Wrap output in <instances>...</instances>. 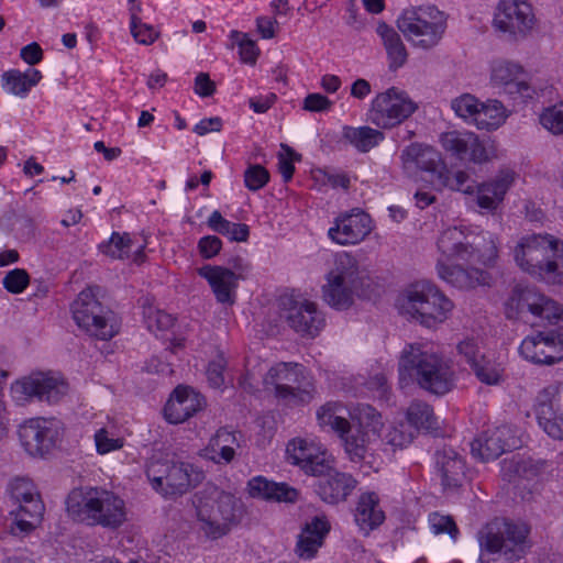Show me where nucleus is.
I'll return each instance as SVG.
<instances>
[{
	"label": "nucleus",
	"mask_w": 563,
	"mask_h": 563,
	"mask_svg": "<svg viewBox=\"0 0 563 563\" xmlns=\"http://www.w3.org/2000/svg\"><path fill=\"white\" fill-rule=\"evenodd\" d=\"M243 516L242 501L229 493H221L217 499L200 501L197 506L200 530L213 540L229 533L241 522Z\"/></svg>",
	"instance_id": "nucleus-8"
},
{
	"label": "nucleus",
	"mask_w": 563,
	"mask_h": 563,
	"mask_svg": "<svg viewBox=\"0 0 563 563\" xmlns=\"http://www.w3.org/2000/svg\"><path fill=\"white\" fill-rule=\"evenodd\" d=\"M533 15L530 5L517 0H501L494 18L497 29L514 35H525L532 27Z\"/></svg>",
	"instance_id": "nucleus-22"
},
{
	"label": "nucleus",
	"mask_w": 563,
	"mask_h": 563,
	"mask_svg": "<svg viewBox=\"0 0 563 563\" xmlns=\"http://www.w3.org/2000/svg\"><path fill=\"white\" fill-rule=\"evenodd\" d=\"M329 276L339 277L356 288L369 286V278L364 271L360 269L357 260L349 253H341L336 256L335 268Z\"/></svg>",
	"instance_id": "nucleus-39"
},
{
	"label": "nucleus",
	"mask_w": 563,
	"mask_h": 563,
	"mask_svg": "<svg viewBox=\"0 0 563 563\" xmlns=\"http://www.w3.org/2000/svg\"><path fill=\"white\" fill-rule=\"evenodd\" d=\"M476 377L486 385H497L501 380L503 368L499 364L481 355L479 361L472 366Z\"/></svg>",
	"instance_id": "nucleus-46"
},
{
	"label": "nucleus",
	"mask_w": 563,
	"mask_h": 563,
	"mask_svg": "<svg viewBox=\"0 0 563 563\" xmlns=\"http://www.w3.org/2000/svg\"><path fill=\"white\" fill-rule=\"evenodd\" d=\"M73 520L115 529L125 521L123 499L97 487L73 488Z\"/></svg>",
	"instance_id": "nucleus-3"
},
{
	"label": "nucleus",
	"mask_w": 563,
	"mask_h": 563,
	"mask_svg": "<svg viewBox=\"0 0 563 563\" xmlns=\"http://www.w3.org/2000/svg\"><path fill=\"white\" fill-rule=\"evenodd\" d=\"M505 119L506 114L503 103L497 100H489L486 103L482 102L474 124L479 130L492 131L498 129Z\"/></svg>",
	"instance_id": "nucleus-44"
},
{
	"label": "nucleus",
	"mask_w": 563,
	"mask_h": 563,
	"mask_svg": "<svg viewBox=\"0 0 563 563\" xmlns=\"http://www.w3.org/2000/svg\"><path fill=\"white\" fill-rule=\"evenodd\" d=\"M540 123L553 134H563V102L545 109L540 115Z\"/></svg>",
	"instance_id": "nucleus-51"
},
{
	"label": "nucleus",
	"mask_w": 563,
	"mask_h": 563,
	"mask_svg": "<svg viewBox=\"0 0 563 563\" xmlns=\"http://www.w3.org/2000/svg\"><path fill=\"white\" fill-rule=\"evenodd\" d=\"M101 288L97 285L82 289L73 302V320L89 335L99 340H110L121 328V320L110 308L99 300Z\"/></svg>",
	"instance_id": "nucleus-5"
},
{
	"label": "nucleus",
	"mask_w": 563,
	"mask_h": 563,
	"mask_svg": "<svg viewBox=\"0 0 563 563\" xmlns=\"http://www.w3.org/2000/svg\"><path fill=\"white\" fill-rule=\"evenodd\" d=\"M397 26L415 47L428 51L441 42L446 30V15L434 5L418 7L405 10Z\"/></svg>",
	"instance_id": "nucleus-6"
},
{
	"label": "nucleus",
	"mask_w": 563,
	"mask_h": 563,
	"mask_svg": "<svg viewBox=\"0 0 563 563\" xmlns=\"http://www.w3.org/2000/svg\"><path fill=\"white\" fill-rule=\"evenodd\" d=\"M338 435L342 441L344 452L353 463L366 462L368 457L373 456L374 445L378 441L374 433H367L363 429L354 428L351 422Z\"/></svg>",
	"instance_id": "nucleus-28"
},
{
	"label": "nucleus",
	"mask_w": 563,
	"mask_h": 563,
	"mask_svg": "<svg viewBox=\"0 0 563 563\" xmlns=\"http://www.w3.org/2000/svg\"><path fill=\"white\" fill-rule=\"evenodd\" d=\"M442 148L460 161L482 164L489 161L488 153L478 135L468 131H448L439 136Z\"/></svg>",
	"instance_id": "nucleus-18"
},
{
	"label": "nucleus",
	"mask_w": 563,
	"mask_h": 563,
	"mask_svg": "<svg viewBox=\"0 0 563 563\" xmlns=\"http://www.w3.org/2000/svg\"><path fill=\"white\" fill-rule=\"evenodd\" d=\"M332 101L321 93H310L303 100V109L311 112H322L331 108Z\"/></svg>",
	"instance_id": "nucleus-61"
},
{
	"label": "nucleus",
	"mask_w": 563,
	"mask_h": 563,
	"mask_svg": "<svg viewBox=\"0 0 563 563\" xmlns=\"http://www.w3.org/2000/svg\"><path fill=\"white\" fill-rule=\"evenodd\" d=\"M437 245L441 255L446 260L468 261L474 253V247L466 242L464 232L457 228L442 231Z\"/></svg>",
	"instance_id": "nucleus-35"
},
{
	"label": "nucleus",
	"mask_w": 563,
	"mask_h": 563,
	"mask_svg": "<svg viewBox=\"0 0 563 563\" xmlns=\"http://www.w3.org/2000/svg\"><path fill=\"white\" fill-rule=\"evenodd\" d=\"M216 91V84L207 73H199L195 79V92L200 97H210Z\"/></svg>",
	"instance_id": "nucleus-63"
},
{
	"label": "nucleus",
	"mask_w": 563,
	"mask_h": 563,
	"mask_svg": "<svg viewBox=\"0 0 563 563\" xmlns=\"http://www.w3.org/2000/svg\"><path fill=\"white\" fill-rule=\"evenodd\" d=\"M225 367V360L219 356L209 363L207 368V378L213 388H219L224 384L223 371Z\"/></svg>",
	"instance_id": "nucleus-58"
},
{
	"label": "nucleus",
	"mask_w": 563,
	"mask_h": 563,
	"mask_svg": "<svg viewBox=\"0 0 563 563\" xmlns=\"http://www.w3.org/2000/svg\"><path fill=\"white\" fill-rule=\"evenodd\" d=\"M520 355L537 365H554L563 360V333L551 330L527 336L519 346Z\"/></svg>",
	"instance_id": "nucleus-16"
},
{
	"label": "nucleus",
	"mask_w": 563,
	"mask_h": 563,
	"mask_svg": "<svg viewBox=\"0 0 563 563\" xmlns=\"http://www.w3.org/2000/svg\"><path fill=\"white\" fill-rule=\"evenodd\" d=\"M536 415L551 438L563 440V384L550 385L539 393Z\"/></svg>",
	"instance_id": "nucleus-17"
},
{
	"label": "nucleus",
	"mask_w": 563,
	"mask_h": 563,
	"mask_svg": "<svg viewBox=\"0 0 563 563\" xmlns=\"http://www.w3.org/2000/svg\"><path fill=\"white\" fill-rule=\"evenodd\" d=\"M284 317L296 332L314 336L323 325V318L317 306L308 300L283 297Z\"/></svg>",
	"instance_id": "nucleus-20"
},
{
	"label": "nucleus",
	"mask_w": 563,
	"mask_h": 563,
	"mask_svg": "<svg viewBox=\"0 0 563 563\" xmlns=\"http://www.w3.org/2000/svg\"><path fill=\"white\" fill-rule=\"evenodd\" d=\"M406 418V423L410 426L415 434L420 430L431 431L438 429V419L434 416L433 408L424 401H412L407 409Z\"/></svg>",
	"instance_id": "nucleus-40"
},
{
	"label": "nucleus",
	"mask_w": 563,
	"mask_h": 563,
	"mask_svg": "<svg viewBox=\"0 0 563 563\" xmlns=\"http://www.w3.org/2000/svg\"><path fill=\"white\" fill-rule=\"evenodd\" d=\"M400 161L406 172L418 168L429 173L433 186L439 190L449 188L467 195L474 192L475 181L471 180L468 174L459 170L451 175L441 153L428 144L411 143L402 150Z\"/></svg>",
	"instance_id": "nucleus-4"
},
{
	"label": "nucleus",
	"mask_w": 563,
	"mask_h": 563,
	"mask_svg": "<svg viewBox=\"0 0 563 563\" xmlns=\"http://www.w3.org/2000/svg\"><path fill=\"white\" fill-rule=\"evenodd\" d=\"M415 437V431L408 423L399 422L388 429L383 440L395 449H402L410 444Z\"/></svg>",
	"instance_id": "nucleus-48"
},
{
	"label": "nucleus",
	"mask_w": 563,
	"mask_h": 563,
	"mask_svg": "<svg viewBox=\"0 0 563 563\" xmlns=\"http://www.w3.org/2000/svg\"><path fill=\"white\" fill-rule=\"evenodd\" d=\"M354 519L365 533L383 523L385 514L379 507V499L375 493H365L360 496Z\"/></svg>",
	"instance_id": "nucleus-37"
},
{
	"label": "nucleus",
	"mask_w": 563,
	"mask_h": 563,
	"mask_svg": "<svg viewBox=\"0 0 563 563\" xmlns=\"http://www.w3.org/2000/svg\"><path fill=\"white\" fill-rule=\"evenodd\" d=\"M208 227L224 236H228L230 233V229L233 228V222H230L229 220L224 219L220 211L216 210L211 213L207 221Z\"/></svg>",
	"instance_id": "nucleus-62"
},
{
	"label": "nucleus",
	"mask_w": 563,
	"mask_h": 563,
	"mask_svg": "<svg viewBox=\"0 0 563 563\" xmlns=\"http://www.w3.org/2000/svg\"><path fill=\"white\" fill-rule=\"evenodd\" d=\"M559 243L550 236L532 234L520 240L514 250L517 265L529 275L547 284H563V254Z\"/></svg>",
	"instance_id": "nucleus-2"
},
{
	"label": "nucleus",
	"mask_w": 563,
	"mask_h": 563,
	"mask_svg": "<svg viewBox=\"0 0 563 563\" xmlns=\"http://www.w3.org/2000/svg\"><path fill=\"white\" fill-rule=\"evenodd\" d=\"M268 180L269 172L260 164H251L244 172V184L252 191L260 190Z\"/></svg>",
	"instance_id": "nucleus-53"
},
{
	"label": "nucleus",
	"mask_w": 563,
	"mask_h": 563,
	"mask_svg": "<svg viewBox=\"0 0 563 563\" xmlns=\"http://www.w3.org/2000/svg\"><path fill=\"white\" fill-rule=\"evenodd\" d=\"M520 446L519 439L515 435L511 426L501 424L483 434L471 443V451L475 457L489 461L499 457L506 451Z\"/></svg>",
	"instance_id": "nucleus-19"
},
{
	"label": "nucleus",
	"mask_w": 563,
	"mask_h": 563,
	"mask_svg": "<svg viewBox=\"0 0 563 563\" xmlns=\"http://www.w3.org/2000/svg\"><path fill=\"white\" fill-rule=\"evenodd\" d=\"M249 494L253 498L268 501L295 504L299 498V490L287 483H276L263 476H256L247 483Z\"/></svg>",
	"instance_id": "nucleus-29"
},
{
	"label": "nucleus",
	"mask_w": 563,
	"mask_h": 563,
	"mask_svg": "<svg viewBox=\"0 0 563 563\" xmlns=\"http://www.w3.org/2000/svg\"><path fill=\"white\" fill-rule=\"evenodd\" d=\"M222 241L216 235H207L199 240L198 249L203 258H211L219 254Z\"/></svg>",
	"instance_id": "nucleus-60"
},
{
	"label": "nucleus",
	"mask_w": 563,
	"mask_h": 563,
	"mask_svg": "<svg viewBox=\"0 0 563 563\" xmlns=\"http://www.w3.org/2000/svg\"><path fill=\"white\" fill-rule=\"evenodd\" d=\"M376 33L380 36L385 47L389 70L396 71L401 68L408 60V51L398 32L387 23L379 22Z\"/></svg>",
	"instance_id": "nucleus-36"
},
{
	"label": "nucleus",
	"mask_w": 563,
	"mask_h": 563,
	"mask_svg": "<svg viewBox=\"0 0 563 563\" xmlns=\"http://www.w3.org/2000/svg\"><path fill=\"white\" fill-rule=\"evenodd\" d=\"M505 314L509 320L526 319L528 316L549 323L563 320L561 306L534 287L516 286L505 302Z\"/></svg>",
	"instance_id": "nucleus-9"
},
{
	"label": "nucleus",
	"mask_w": 563,
	"mask_h": 563,
	"mask_svg": "<svg viewBox=\"0 0 563 563\" xmlns=\"http://www.w3.org/2000/svg\"><path fill=\"white\" fill-rule=\"evenodd\" d=\"M282 150L286 153L278 154V170L285 183L291 180L295 173L294 162H300L301 155L296 153L289 145L282 143Z\"/></svg>",
	"instance_id": "nucleus-52"
},
{
	"label": "nucleus",
	"mask_w": 563,
	"mask_h": 563,
	"mask_svg": "<svg viewBox=\"0 0 563 563\" xmlns=\"http://www.w3.org/2000/svg\"><path fill=\"white\" fill-rule=\"evenodd\" d=\"M342 406L338 402H327L317 412L320 426L330 427L336 434L344 431L349 427L350 421L338 416V411Z\"/></svg>",
	"instance_id": "nucleus-45"
},
{
	"label": "nucleus",
	"mask_w": 563,
	"mask_h": 563,
	"mask_svg": "<svg viewBox=\"0 0 563 563\" xmlns=\"http://www.w3.org/2000/svg\"><path fill=\"white\" fill-rule=\"evenodd\" d=\"M402 308L427 328L446 320L453 302L432 283L420 280L405 291Z\"/></svg>",
	"instance_id": "nucleus-7"
},
{
	"label": "nucleus",
	"mask_w": 563,
	"mask_h": 563,
	"mask_svg": "<svg viewBox=\"0 0 563 563\" xmlns=\"http://www.w3.org/2000/svg\"><path fill=\"white\" fill-rule=\"evenodd\" d=\"M264 385L267 389L272 386L275 397L288 405L307 404L312 398V384L305 368L297 363L273 366L264 378Z\"/></svg>",
	"instance_id": "nucleus-12"
},
{
	"label": "nucleus",
	"mask_w": 563,
	"mask_h": 563,
	"mask_svg": "<svg viewBox=\"0 0 563 563\" xmlns=\"http://www.w3.org/2000/svg\"><path fill=\"white\" fill-rule=\"evenodd\" d=\"M523 74L521 65L508 60H499L494 63L492 67V81L497 86H511L517 87V91L523 97H530L529 86L525 80H520Z\"/></svg>",
	"instance_id": "nucleus-38"
},
{
	"label": "nucleus",
	"mask_w": 563,
	"mask_h": 563,
	"mask_svg": "<svg viewBox=\"0 0 563 563\" xmlns=\"http://www.w3.org/2000/svg\"><path fill=\"white\" fill-rule=\"evenodd\" d=\"M314 485L318 496L328 504L335 505L346 500L357 485V481L347 473L332 468L327 471Z\"/></svg>",
	"instance_id": "nucleus-25"
},
{
	"label": "nucleus",
	"mask_w": 563,
	"mask_h": 563,
	"mask_svg": "<svg viewBox=\"0 0 563 563\" xmlns=\"http://www.w3.org/2000/svg\"><path fill=\"white\" fill-rule=\"evenodd\" d=\"M438 274L441 279L459 289H472L477 286L490 285L489 273L475 268H464L460 265H446L442 258L438 261Z\"/></svg>",
	"instance_id": "nucleus-27"
},
{
	"label": "nucleus",
	"mask_w": 563,
	"mask_h": 563,
	"mask_svg": "<svg viewBox=\"0 0 563 563\" xmlns=\"http://www.w3.org/2000/svg\"><path fill=\"white\" fill-rule=\"evenodd\" d=\"M132 247V240L128 233L113 232L110 240L99 245L100 251L112 258H124Z\"/></svg>",
	"instance_id": "nucleus-47"
},
{
	"label": "nucleus",
	"mask_w": 563,
	"mask_h": 563,
	"mask_svg": "<svg viewBox=\"0 0 563 563\" xmlns=\"http://www.w3.org/2000/svg\"><path fill=\"white\" fill-rule=\"evenodd\" d=\"M344 139L354 145L360 152L366 153L380 141L384 140V133L369 126L344 128Z\"/></svg>",
	"instance_id": "nucleus-43"
},
{
	"label": "nucleus",
	"mask_w": 563,
	"mask_h": 563,
	"mask_svg": "<svg viewBox=\"0 0 563 563\" xmlns=\"http://www.w3.org/2000/svg\"><path fill=\"white\" fill-rule=\"evenodd\" d=\"M352 427L363 429L367 433H374V437H380L384 426L382 415L367 404H358L351 412Z\"/></svg>",
	"instance_id": "nucleus-41"
},
{
	"label": "nucleus",
	"mask_w": 563,
	"mask_h": 563,
	"mask_svg": "<svg viewBox=\"0 0 563 563\" xmlns=\"http://www.w3.org/2000/svg\"><path fill=\"white\" fill-rule=\"evenodd\" d=\"M146 325L150 331H165L174 325V317L162 310L150 308L144 312Z\"/></svg>",
	"instance_id": "nucleus-55"
},
{
	"label": "nucleus",
	"mask_w": 563,
	"mask_h": 563,
	"mask_svg": "<svg viewBox=\"0 0 563 563\" xmlns=\"http://www.w3.org/2000/svg\"><path fill=\"white\" fill-rule=\"evenodd\" d=\"M30 284V275L23 268L10 271L3 278V287L11 294L22 292Z\"/></svg>",
	"instance_id": "nucleus-54"
},
{
	"label": "nucleus",
	"mask_w": 563,
	"mask_h": 563,
	"mask_svg": "<svg viewBox=\"0 0 563 563\" xmlns=\"http://www.w3.org/2000/svg\"><path fill=\"white\" fill-rule=\"evenodd\" d=\"M434 457L443 487L445 489L461 487L465 479V464L459 453L452 448L444 446L435 452Z\"/></svg>",
	"instance_id": "nucleus-30"
},
{
	"label": "nucleus",
	"mask_w": 563,
	"mask_h": 563,
	"mask_svg": "<svg viewBox=\"0 0 563 563\" xmlns=\"http://www.w3.org/2000/svg\"><path fill=\"white\" fill-rule=\"evenodd\" d=\"M401 384L416 383L421 389L443 396L455 385L452 363L421 344H409L404 349L398 363Z\"/></svg>",
	"instance_id": "nucleus-1"
},
{
	"label": "nucleus",
	"mask_w": 563,
	"mask_h": 563,
	"mask_svg": "<svg viewBox=\"0 0 563 563\" xmlns=\"http://www.w3.org/2000/svg\"><path fill=\"white\" fill-rule=\"evenodd\" d=\"M330 531L328 520L320 517H313L307 522L298 536L296 552L300 558L311 559L316 555L319 548L323 544L325 536Z\"/></svg>",
	"instance_id": "nucleus-32"
},
{
	"label": "nucleus",
	"mask_w": 563,
	"mask_h": 563,
	"mask_svg": "<svg viewBox=\"0 0 563 563\" xmlns=\"http://www.w3.org/2000/svg\"><path fill=\"white\" fill-rule=\"evenodd\" d=\"M515 180V172L503 169L494 180L477 186V205L485 210H496Z\"/></svg>",
	"instance_id": "nucleus-31"
},
{
	"label": "nucleus",
	"mask_w": 563,
	"mask_h": 563,
	"mask_svg": "<svg viewBox=\"0 0 563 563\" xmlns=\"http://www.w3.org/2000/svg\"><path fill=\"white\" fill-rule=\"evenodd\" d=\"M146 476L153 488L164 495H183L202 479V473L192 464L169 460H153Z\"/></svg>",
	"instance_id": "nucleus-10"
},
{
	"label": "nucleus",
	"mask_w": 563,
	"mask_h": 563,
	"mask_svg": "<svg viewBox=\"0 0 563 563\" xmlns=\"http://www.w3.org/2000/svg\"><path fill=\"white\" fill-rule=\"evenodd\" d=\"M22 446L32 456L49 454L65 434L63 423L57 419L32 418L19 427Z\"/></svg>",
	"instance_id": "nucleus-13"
},
{
	"label": "nucleus",
	"mask_w": 563,
	"mask_h": 563,
	"mask_svg": "<svg viewBox=\"0 0 563 563\" xmlns=\"http://www.w3.org/2000/svg\"><path fill=\"white\" fill-rule=\"evenodd\" d=\"M131 34L137 43L143 45H151L158 37V32L152 25L142 21H140L135 29H131Z\"/></svg>",
	"instance_id": "nucleus-59"
},
{
	"label": "nucleus",
	"mask_w": 563,
	"mask_h": 563,
	"mask_svg": "<svg viewBox=\"0 0 563 563\" xmlns=\"http://www.w3.org/2000/svg\"><path fill=\"white\" fill-rule=\"evenodd\" d=\"M96 449L99 454H107L123 446V439L110 438L106 429H100L95 434Z\"/></svg>",
	"instance_id": "nucleus-56"
},
{
	"label": "nucleus",
	"mask_w": 563,
	"mask_h": 563,
	"mask_svg": "<svg viewBox=\"0 0 563 563\" xmlns=\"http://www.w3.org/2000/svg\"><path fill=\"white\" fill-rule=\"evenodd\" d=\"M372 231V219L366 212L353 209L335 219V225L329 229V238L341 245L356 244Z\"/></svg>",
	"instance_id": "nucleus-21"
},
{
	"label": "nucleus",
	"mask_w": 563,
	"mask_h": 563,
	"mask_svg": "<svg viewBox=\"0 0 563 563\" xmlns=\"http://www.w3.org/2000/svg\"><path fill=\"white\" fill-rule=\"evenodd\" d=\"M11 498L18 504L16 509L10 511L13 521L10 532L13 536L24 537L33 531L41 522L45 507L32 481L15 478L9 484Z\"/></svg>",
	"instance_id": "nucleus-11"
},
{
	"label": "nucleus",
	"mask_w": 563,
	"mask_h": 563,
	"mask_svg": "<svg viewBox=\"0 0 563 563\" xmlns=\"http://www.w3.org/2000/svg\"><path fill=\"white\" fill-rule=\"evenodd\" d=\"M11 390L18 400L36 398L55 404L67 395L68 384L58 373L33 372L16 380Z\"/></svg>",
	"instance_id": "nucleus-15"
},
{
	"label": "nucleus",
	"mask_w": 563,
	"mask_h": 563,
	"mask_svg": "<svg viewBox=\"0 0 563 563\" xmlns=\"http://www.w3.org/2000/svg\"><path fill=\"white\" fill-rule=\"evenodd\" d=\"M205 405L206 400L199 393L187 386H178L164 407V416L170 423H183L202 410Z\"/></svg>",
	"instance_id": "nucleus-24"
},
{
	"label": "nucleus",
	"mask_w": 563,
	"mask_h": 563,
	"mask_svg": "<svg viewBox=\"0 0 563 563\" xmlns=\"http://www.w3.org/2000/svg\"><path fill=\"white\" fill-rule=\"evenodd\" d=\"M416 110L417 104L405 91L391 87L374 98L368 117L376 126L391 129L409 118Z\"/></svg>",
	"instance_id": "nucleus-14"
},
{
	"label": "nucleus",
	"mask_w": 563,
	"mask_h": 563,
	"mask_svg": "<svg viewBox=\"0 0 563 563\" xmlns=\"http://www.w3.org/2000/svg\"><path fill=\"white\" fill-rule=\"evenodd\" d=\"M230 37L239 45L240 48V57L243 63L255 64L257 56L260 54V49L256 43L250 40L246 34H243L239 31H232Z\"/></svg>",
	"instance_id": "nucleus-50"
},
{
	"label": "nucleus",
	"mask_w": 563,
	"mask_h": 563,
	"mask_svg": "<svg viewBox=\"0 0 563 563\" xmlns=\"http://www.w3.org/2000/svg\"><path fill=\"white\" fill-rule=\"evenodd\" d=\"M198 274L208 280L219 302L234 303L238 282L244 279L243 275L235 274L230 268L212 265L200 267Z\"/></svg>",
	"instance_id": "nucleus-26"
},
{
	"label": "nucleus",
	"mask_w": 563,
	"mask_h": 563,
	"mask_svg": "<svg viewBox=\"0 0 563 563\" xmlns=\"http://www.w3.org/2000/svg\"><path fill=\"white\" fill-rule=\"evenodd\" d=\"M288 461L299 466L306 474L321 476L330 470V461L324 452L302 439H294L287 444Z\"/></svg>",
	"instance_id": "nucleus-23"
},
{
	"label": "nucleus",
	"mask_w": 563,
	"mask_h": 563,
	"mask_svg": "<svg viewBox=\"0 0 563 563\" xmlns=\"http://www.w3.org/2000/svg\"><path fill=\"white\" fill-rule=\"evenodd\" d=\"M547 467L548 463L544 460L514 455L511 459L504 460L501 471L504 478L508 482L532 481L544 474Z\"/></svg>",
	"instance_id": "nucleus-33"
},
{
	"label": "nucleus",
	"mask_w": 563,
	"mask_h": 563,
	"mask_svg": "<svg viewBox=\"0 0 563 563\" xmlns=\"http://www.w3.org/2000/svg\"><path fill=\"white\" fill-rule=\"evenodd\" d=\"M482 102H479L474 96L470 93H465L459 98H455L451 107L456 113V115L465 119L475 121L477 112L479 111Z\"/></svg>",
	"instance_id": "nucleus-49"
},
{
	"label": "nucleus",
	"mask_w": 563,
	"mask_h": 563,
	"mask_svg": "<svg viewBox=\"0 0 563 563\" xmlns=\"http://www.w3.org/2000/svg\"><path fill=\"white\" fill-rule=\"evenodd\" d=\"M324 301L338 309L344 310L352 306L353 296L366 297L367 294L363 287H353L346 282L339 279V277L328 276V284L322 287Z\"/></svg>",
	"instance_id": "nucleus-34"
},
{
	"label": "nucleus",
	"mask_w": 563,
	"mask_h": 563,
	"mask_svg": "<svg viewBox=\"0 0 563 563\" xmlns=\"http://www.w3.org/2000/svg\"><path fill=\"white\" fill-rule=\"evenodd\" d=\"M42 79V74L37 69H29L22 73L18 69H11L2 75L3 85L8 87L13 95H25Z\"/></svg>",
	"instance_id": "nucleus-42"
},
{
	"label": "nucleus",
	"mask_w": 563,
	"mask_h": 563,
	"mask_svg": "<svg viewBox=\"0 0 563 563\" xmlns=\"http://www.w3.org/2000/svg\"><path fill=\"white\" fill-rule=\"evenodd\" d=\"M430 523L432 531L435 534L440 533H449L452 539H456L459 534V529L454 522V520L449 516H441L438 514H433L430 517Z\"/></svg>",
	"instance_id": "nucleus-57"
},
{
	"label": "nucleus",
	"mask_w": 563,
	"mask_h": 563,
	"mask_svg": "<svg viewBox=\"0 0 563 563\" xmlns=\"http://www.w3.org/2000/svg\"><path fill=\"white\" fill-rule=\"evenodd\" d=\"M20 57L26 64L33 66L38 64L43 59V49L36 42H33L21 48Z\"/></svg>",
	"instance_id": "nucleus-64"
}]
</instances>
